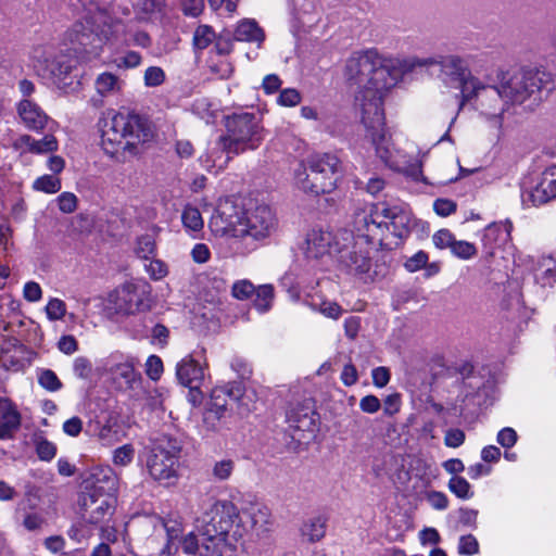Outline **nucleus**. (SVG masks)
I'll list each match as a JSON object with an SVG mask.
<instances>
[{
  "instance_id": "nucleus-8",
  "label": "nucleus",
  "mask_w": 556,
  "mask_h": 556,
  "mask_svg": "<svg viewBox=\"0 0 556 556\" xmlns=\"http://www.w3.org/2000/svg\"><path fill=\"white\" fill-rule=\"evenodd\" d=\"M412 218L402 207L386 202L367 204L354 214L353 227L359 239L382 247L384 233L402 238L408 233Z\"/></svg>"
},
{
  "instance_id": "nucleus-58",
  "label": "nucleus",
  "mask_w": 556,
  "mask_h": 556,
  "mask_svg": "<svg viewBox=\"0 0 556 556\" xmlns=\"http://www.w3.org/2000/svg\"><path fill=\"white\" fill-rule=\"evenodd\" d=\"M46 523V519L39 513H28L24 516L23 526L29 530H40Z\"/></svg>"
},
{
  "instance_id": "nucleus-6",
  "label": "nucleus",
  "mask_w": 556,
  "mask_h": 556,
  "mask_svg": "<svg viewBox=\"0 0 556 556\" xmlns=\"http://www.w3.org/2000/svg\"><path fill=\"white\" fill-rule=\"evenodd\" d=\"M226 135L220 136L219 151L212 152L204 161L207 167L223 169L235 156L256 150L264 140L262 119L253 113H235L225 117Z\"/></svg>"
},
{
  "instance_id": "nucleus-40",
  "label": "nucleus",
  "mask_w": 556,
  "mask_h": 556,
  "mask_svg": "<svg viewBox=\"0 0 556 556\" xmlns=\"http://www.w3.org/2000/svg\"><path fill=\"white\" fill-rule=\"evenodd\" d=\"M235 469V463L231 459H222L216 462L212 467V476L216 481L228 480Z\"/></svg>"
},
{
  "instance_id": "nucleus-46",
  "label": "nucleus",
  "mask_w": 556,
  "mask_h": 556,
  "mask_svg": "<svg viewBox=\"0 0 556 556\" xmlns=\"http://www.w3.org/2000/svg\"><path fill=\"white\" fill-rule=\"evenodd\" d=\"M38 381L42 388L52 392L60 390L62 387L55 372L50 369L42 370L38 377Z\"/></svg>"
},
{
  "instance_id": "nucleus-13",
  "label": "nucleus",
  "mask_w": 556,
  "mask_h": 556,
  "mask_svg": "<svg viewBox=\"0 0 556 556\" xmlns=\"http://www.w3.org/2000/svg\"><path fill=\"white\" fill-rule=\"evenodd\" d=\"M462 99L463 102L476 99L480 113L492 121L497 129L502 127V117L509 103L501 86H486L478 78V86Z\"/></svg>"
},
{
  "instance_id": "nucleus-14",
  "label": "nucleus",
  "mask_w": 556,
  "mask_h": 556,
  "mask_svg": "<svg viewBox=\"0 0 556 556\" xmlns=\"http://www.w3.org/2000/svg\"><path fill=\"white\" fill-rule=\"evenodd\" d=\"M437 65L440 66L439 78L446 86L457 84L462 98L478 86V77L473 76L464 58L457 54L441 56Z\"/></svg>"
},
{
  "instance_id": "nucleus-21",
  "label": "nucleus",
  "mask_w": 556,
  "mask_h": 556,
  "mask_svg": "<svg viewBox=\"0 0 556 556\" xmlns=\"http://www.w3.org/2000/svg\"><path fill=\"white\" fill-rule=\"evenodd\" d=\"M207 366L208 364L205 358L203 364H200L192 355L186 356L177 364V379L182 386L189 388L192 393L197 392L200 396V388L204 381Z\"/></svg>"
},
{
  "instance_id": "nucleus-49",
  "label": "nucleus",
  "mask_w": 556,
  "mask_h": 556,
  "mask_svg": "<svg viewBox=\"0 0 556 556\" xmlns=\"http://www.w3.org/2000/svg\"><path fill=\"white\" fill-rule=\"evenodd\" d=\"M454 241H455V237L447 229H440L437 232H434L432 236L433 244L440 250H443L446 248H448L451 250Z\"/></svg>"
},
{
  "instance_id": "nucleus-5",
  "label": "nucleus",
  "mask_w": 556,
  "mask_h": 556,
  "mask_svg": "<svg viewBox=\"0 0 556 556\" xmlns=\"http://www.w3.org/2000/svg\"><path fill=\"white\" fill-rule=\"evenodd\" d=\"M370 122L364 124L366 137L375 147L376 155L392 170L415 181L424 179L422 165L429 152L420 151L414 143L395 144L384 124V113L371 108Z\"/></svg>"
},
{
  "instance_id": "nucleus-60",
  "label": "nucleus",
  "mask_w": 556,
  "mask_h": 556,
  "mask_svg": "<svg viewBox=\"0 0 556 556\" xmlns=\"http://www.w3.org/2000/svg\"><path fill=\"white\" fill-rule=\"evenodd\" d=\"M465 441V433L460 429H448L445 432L444 443L448 447H458Z\"/></svg>"
},
{
  "instance_id": "nucleus-54",
  "label": "nucleus",
  "mask_w": 556,
  "mask_h": 556,
  "mask_svg": "<svg viewBox=\"0 0 556 556\" xmlns=\"http://www.w3.org/2000/svg\"><path fill=\"white\" fill-rule=\"evenodd\" d=\"M114 62L119 68H134L140 65L141 56L135 51H129L125 55L115 59Z\"/></svg>"
},
{
  "instance_id": "nucleus-1",
  "label": "nucleus",
  "mask_w": 556,
  "mask_h": 556,
  "mask_svg": "<svg viewBox=\"0 0 556 556\" xmlns=\"http://www.w3.org/2000/svg\"><path fill=\"white\" fill-rule=\"evenodd\" d=\"M271 526V514L265 506L239 510L230 501H216L198 518L195 530L181 539L180 546L188 556H231L245 533L261 536Z\"/></svg>"
},
{
  "instance_id": "nucleus-32",
  "label": "nucleus",
  "mask_w": 556,
  "mask_h": 556,
  "mask_svg": "<svg viewBox=\"0 0 556 556\" xmlns=\"http://www.w3.org/2000/svg\"><path fill=\"white\" fill-rule=\"evenodd\" d=\"M226 396H228V384L213 389L211 394V405L206 416L207 419L215 417L219 420L225 416L227 410Z\"/></svg>"
},
{
  "instance_id": "nucleus-18",
  "label": "nucleus",
  "mask_w": 556,
  "mask_h": 556,
  "mask_svg": "<svg viewBox=\"0 0 556 556\" xmlns=\"http://www.w3.org/2000/svg\"><path fill=\"white\" fill-rule=\"evenodd\" d=\"M542 79L534 73L515 74L501 84L508 103H522L541 89Z\"/></svg>"
},
{
  "instance_id": "nucleus-20",
  "label": "nucleus",
  "mask_w": 556,
  "mask_h": 556,
  "mask_svg": "<svg viewBox=\"0 0 556 556\" xmlns=\"http://www.w3.org/2000/svg\"><path fill=\"white\" fill-rule=\"evenodd\" d=\"M142 300L135 285L125 283L108 296V311L115 314L129 315L140 311Z\"/></svg>"
},
{
  "instance_id": "nucleus-4",
  "label": "nucleus",
  "mask_w": 556,
  "mask_h": 556,
  "mask_svg": "<svg viewBox=\"0 0 556 556\" xmlns=\"http://www.w3.org/2000/svg\"><path fill=\"white\" fill-rule=\"evenodd\" d=\"M210 227L218 236L263 240L277 230L278 220L267 204L242 208L231 200L225 199L219 202Z\"/></svg>"
},
{
  "instance_id": "nucleus-48",
  "label": "nucleus",
  "mask_w": 556,
  "mask_h": 556,
  "mask_svg": "<svg viewBox=\"0 0 556 556\" xmlns=\"http://www.w3.org/2000/svg\"><path fill=\"white\" fill-rule=\"evenodd\" d=\"M165 73L161 67L151 66L144 72V84L148 87H156L164 83Z\"/></svg>"
},
{
  "instance_id": "nucleus-57",
  "label": "nucleus",
  "mask_w": 556,
  "mask_h": 556,
  "mask_svg": "<svg viewBox=\"0 0 556 556\" xmlns=\"http://www.w3.org/2000/svg\"><path fill=\"white\" fill-rule=\"evenodd\" d=\"M433 210L438 215L446 217L456 211V203L450 199H438L433 203Z\"/></svg>"
},
{
  "instance_id": "nucleus-16",
  "label": "nucleus",
  "mask_w": 556,
  "mask_h": 556,
  "mask_svg": "<svg viewBox=\"0 0 556 556\" xmlns=\"http://www.w3.org/2000/svg\"><path fill=\"white\" fill-rule=\"evenodd\" d=\"M340 237L343 241L341 245L343 251L339 252L341 263L355 274L368 273L371 266L369 251L363 250V245H375L367 243L364 239H359L356 231L354 238L350 231L340 230Z\"/></svg>"
},
{
  "instance_id": "nucleus-55",
  "label": "nucleus",
  "mask_w": 556,
  "mask_h": 556,
  "mask_svg": "<svg viewBox=\"0 0 556 556\" xmlns=\"http://www.w3.org/2000/svg\"><path fill=\"white\" fill-rule=\"evenodd\" d=\"M427 263L428 254L424 251H419L405 262V268L408 271L414 273L425 267Z\"/></svg>"
},
{
  "instance_id": "nucleus-11",
  "label": "nucleus",
  "mask_w": 556,
  "mask_h": 556,
  "mask_svg": "<svg viewBox=\"0 0 556 556\" xmlns=\"http://www.w3.org/2000/svg\"><path fill=\"white\" fill-rule=\"evenodd\" d=\"M340 161L332 154H315L307 160V167L300 164L294 173L296 187L305 193L319 195L331 192L338 180Z\"/></svg>"
},
{
  "instance_id": "nucleus-50",
  "label": "nucleus",
  "mask_w": 556,
  "mask_h": 556,
  "mask_svg": "<svg viewBox=\"0 0 556 556\" xmlns=\"http://www.w3.org/2000/svg\"><path fill=\"white\" fill-rule=\"evenodd\" d=\"M277 101L282 106H295L301 102V94L296 89L287 88L280 92Z\"/></svg>"
},
{
  "instance_id": "nucleus-41",
  "label": "nucleus",
  "mask_w": 556,
  "mask_h": 556,
  "mask_svg": "<svg viewBox=\"0 0 556 556\" xmlns=\"http://www.w3.org/2000/svg\"><path fill=\"white\" fill-rule=\"evenodd\" d=\"M451 252L458 258L469 260L476 256L477 248L471 242L455 239Z\"/></svg>"
},
{
  "instance_id": "nucleus-24",
  "label": "nucleus",
  "mask_w": 556,
  "mask_h": 556,
  "mask_svg": "<svg viewBox=\"0 0 556 556\" xmlns=\"http://www.w3.org/2000/svg\"><path fill=\"white\" fill-rule=\"evenodd\" d=\"M533 205H542L556 198V165L546 168L540 182L530 191Z\"/></svg>"
},
{
  "instance_id": "nucleus-10",
  "label": "nucleus",
  "mask_w": 556,
  "mask_h": 556,
  "mask_svg": "<svg viewBox=\"0 0 556 556\" xmlns=\"http://www.w3.org/2000/svg\"><path fill=\"white\" fill-rule=\"evenodd\" d=\"M137 544L139 556H170L172 541L182 533V526L177 521H164L156 515L138 517Z\"/></svg>"
},
{
  "instance_id": "nucleus-29",
  "label": "nucleus",
  "mask_w": 556,
  "mask_h": 556,
  "mask_svg": "<svg viewBox=\"0 0 556 556\" xmlns=\"http://www.w3.org/2000/svg\"><path fill=\"white\" fill-rule=\"evenodd\" d=\"M233 39L237 41L253 42L261 47L265 40V33L258 26L256 21L251 18H243L238 22L236 26Z\"/></svg>"
},
{
  "instance_id": "nucleus-2",
  "label": "nucleus",
  "mask_w": 556,
  "mask_h": 556,
  "mask_svg": "<svg viewBox=\"0 0 556 556\" xmlns=\"http://www.w3.org/2000/svg\"><path fill=\"white\" fill-rule=\"evenodd\" d=\"M344 78L350 87L355 88V104L359 109L363 125L374 116L371 108L384 113L383 98L394 87L389 56L375 49L354 53L345 63Z\"/></svg>"
},
{
  "instance_id": "nucleus-15",
  "label": "nucleus",
  "mask_w": 556,
  "mask_h": 556,
  "mask_svg": "<svg viewBox=\"0 0 556 556\" xmlns=\"http://www.w3.org/2000/svg\"><path fill=\"white\" fill-rule=\"evenodd\" d=\"M318 416L309 401L293 405L287 413L288 430L298 443H307L317 431Z\"/></svg>"
},
{
  "instance_id": "nucleus-61",
  "label": "nucleus",
  "mask_w": 556,
  "mask_h": 556,
  "mask_svg": "<svg viewBox=\"0 0 556 556\" xmlns=\"http://www.w3.org/2000/svg\"><path fill=\"white\" fill-rule=\"evenodd\" d=\"M147 270L154 280L164 278L168 273L167 266L160 260L150 261Z\"/></svg>"
},
{
  "instance_id": "nucleus-31",
  "label": "nucleus",
  "mask_w": 556,
  "mask_h": 556,
  "mask_svg": "<svg viewBox=\"0 0 556 556\" xmlns=\"http://www.w3.org/2000/svg\"><path fill=\"white\" fill-rule=\"evenodd\" d=\"M228 397L238 404V413L241 416L249 415L255 409L253 392L248 393L239 382L228 383Z\"/></svg>"
},
{
  "instance_id": "nucleus-36",
  "label": "nucleus",
  "mask_w": 556,
  "mask_h": 556,
  "mask_svg": "<svg viewBox=\"0 0 556 556\" xmlns=\"http://www.w3.org/2000/svg\"><path fill=\"white\" fill-rule=\"evenodd\" d=\"M216 35L208 25H200L193 34V45L197 49L203 50L215 41Z\"/></svg>"
},
{
  "instance_id": "nucleus-44",
  "label": "nucleus",
  "mask_w": 556,
  "mask_h": 556,
  "mask_svg": "<svg viewBox=\"0 0 556 556\" xmlns=\"http://www.w3.org/2000/svg\"><path fill=\"white\" fill-rule=\"evenodd\" d=\"M135 251L138 256L148 258L155 252V241L151 235H143L138 238Z\"/></svg>"
},
{
  "instance_id": "nucleus-63",
  "label": "nucleus",
  "mask_w": 556,
  "mask_h": 556,
  "mask_svg": "<svg viewBox=\"0 0 556 556\" xmlns=\"http://www.w3.org/2000/svg\"><path fill=\"white\" fill-rule=\"evenodd\" d=\"M318 311L326 317L332 319H338L342 314L341 306L331 301H323L318 306Z\"/></svg>"
},
{
  "instance_id": "nucleus-37",
  "label": "nucleus",
  "mask_w": 556,
  "mask_h": 556,
  "mask_svg": "<svg viewBox=\"0 0 556 556\" xmlns=\"http://www.w3.org/2000/svg\"><path fill=\"white\" fill-rule=\"evenodd\" d=\"M447 486L448 490L459 498L467 500L473 495L471 492V485L460 476H453L450 479Z\"/></svg>"
},
{
  "instance_id": "nucleus-64",
  "label": "nucleus",
  "mask_w": 556,
  "mask_h": 556,
  "mask_svg": "<svg viewBox=\"0 0 556 556\" xmlns=\"http://www.w3.org/2000/svg\"><path fill=\"white\" fill-rule=\"evenodd\" d=\"M401 396L399 393H392L383 400V412L389 416H393L400 412Z\"/></svg>"
},
{
  "instance_id": "nucleus-52",
  "label": "nucleus",
  "mask_w": 556,
  "mask_h": 556,
  "mask_svg": "<svg viewBox=\"0 0 556 556\" xmlns=\"http://www.w3.org/2000/svg\"><path fill=\"white\" fill-rule=\"evenodd\" d=\"M255 288L248 280L237 281L232 287V295L238 300H245L254 294Z\"/></svg>"
},
{
  "instance_id": "nucleus-17",
  "label": "nucleus",
  "mask_w": 556,
  "mask_h": 556,
  "mask_svg": "<svg viewBox=\"0 0 556 556\" xmlns=\"http://www.w3.org/2000/svg\"><path fill=\"white\" fill-rule=\"evenodd\" d=\"M343 241L340 231L337 235L323 229H312L305 238L303 251L307 258L318 260L325 255L339 253Z\"/></svg>"
},
{
  "instance_id": "nucleus-59",
  "label": "nucleus",
  "mask_w": 556,
  "mask_h": 556,
  "mask_svg": "<svg viewBox=\"0 0 556 556\" xmlns=\"http://www.w3.org/2000/svg\"><path fill=\"white\" fill-rule=\"evenodd\" d=\"M144 401L152 410L163 408V394L157 389L146 390Z\"/></svg>"
},
{
  "instance_id": "nucleus-35",
  "label": "nucleus",
  "mask_w": 556,
  "mask_h": 556,
  "mask_svg": "<svg viewBox=\"0 0 556 556\" xmlns=\"http://www.w3.org/2000/svg\"><path fill=\"white\" fill-rule=\"evenodd\" d=\"M96 88L97 91L102 96L114 93L119 90L118 78L112 73H102L96 80Z\"/></svg>"
},
{
  "instance_id": "nucleus-22",
  "label": "nucleus",
  "mask_w": 556,
  "mask_h": 556,
  "mask_svg": "<svg viewBox=\"0 0 556 556\" xmlns=\"http://www.w3.org/2000/svg\"><path fill=\"white\" fill-rule=\"evenodd\" d=\"M30 58L34 67L42 76H61L70 71V66L60 61L55 53L46 47H35Z\"/></svg>"
},
{
  "instance_id": "nucleus-26",
  "label": "nucleus",
  "mask_w": 556,
  "mask_h": 556,
  "mask_svg": "<svg viewBox=\"0 0 556 556\" xmlns=\"http://www.w3.org/2000/svg\"><path fill=\"white\" fill-rule=\"evenodd\" d=\"M438 63L435 58H391L389 56V70H391V76L394 78V86L401 79V77L409 72H413L417 67H430Z\"/></svg>"
},
{
  "instance_id": "nucleus-30",
  "label": "nucleus",
  "mask_w": 556,
  "mask_h": 556,
  "mask_svg": "<svg viewBox=\"0 0 556 556\" xmlns=\"http://www.w3.org/2000/svg\"><path fill=\"white\" fill-rule=\"evenodd\" d=\"M326 521L321 517H312L302 522L300 538L304 543L314 544L326 535Z\"/></svg>"
},
{
  "instance_id": "nucleus-53",
  "label": "nucleus",
  "mask_w": 556,
  "mask_h": 556,
  "mask_svg": "<svg viewBox=\"0 0 556 556\" xmlns=\"http://www.w3.org/2000/svg\"><path fill=\"white\" fill-rule=\"evenodd\" d=\"M146 372L152 380H157L163 372V363L156 355L148 357L146 363Z\"/></svg>"
},
{
  "instance_id": "nucleus-43",
  "label": "nucleus",
  "mask_w": 556,
  "mask_h": 556,
  "mask_svg": "<svg viewBox=\"0 0 556 556\" xmlns=\"http://www.w3.org/2000/svg\"><path fill=\"white\" fill-rule=\"evenodd\" d=\"M46 314L52 321L60 320L66 315V304L60 299H50L46 306Z\"/></svg>"
},
{
  "instance_id": "nucleus-3",
  "label": "nucleus",
  "mask_w": 556,
  "mask_h": 556,
  "mask_svg": "<svg viewBox=\"0 0 556 556\" xmlns=\"http://www.w3.org/2000/svg\"><path fill=\"white\" fill-rule=\"evenodd\" d=\"M98 127L102 150L118 162L138 155L153 139L150 125L139 115L127 112L108 111Z\"/></svg>"
},
{
  "instance_id": "nucleus-25",
  "label": "nucleus",
  "mask_w": 556,
  "mask_h": 556,
  "mask_svg": "<svg viewBox=\"0 0 556 556\" xmlns=\"http://www.w3.org/2000/svg\"><path fill=\"white\" fill-rule=\"evenodd\" d=\"M17 114L21 122L29 130H42L48 123V116L41 108L27 99L20 101L17 104Z\"/></svg>"
},
{
  "instance_id": "nucleus-51",
  "label": "nucleus",
  "mask_w": 556,
  "mask_h": 556,
  "mask_svg": "<svg viewBox=\"0 0 556 556\" xmlns=\"http://www.w3.org/2000/svg\"><path fill=\"white\" fill-rule=\"evenodd\" d=\"M58 205L61 212L73 213L77 208V197L72 192H63L58 197Z\"/></svg>"
},
{
  "instance_id": "nucleus-9",
  "label": "nucleus",
  "mask_w": 556,
  "mask_h": 556,
  "mask_svg": "<svg viewBox=\"0 0 556 556\" xmlns=\"http://www.w3.org/2000/svg\"><path fill=\"white\" fill-rule=\"evenodd\" d=\"M80 497L81 518L90 523L102 521L112 513L117 491V477L110 468L96 469L85 480Z\"/></svg>"
},
{
  "instance_id": "nucleus-19",
  "label": "nucleus",
  "mask_w": 556,
  "mask_h": 556,
  "mask_svg": "<svg viewBox=\"0 0 556 556\" xmlns=\"http://www.w3.org/2000/svg\"><path fill=\"white\" fill-rule=\"evenodd\" d=\"M463 173L467 174L468 172L459 165L454 155H437L429 165V175H424V179L419 181L430 185H446L456 181Z\"/></svg>"
},
{
  "instance_id": "nucleus-39",
  "label": "nucleus",
  "mask_w": 556,
  "mask_h": 556,
  "mask_svg": "<svg viewBox=\"0 0 556 556\" xmlns=\"http://www.w3.org/2000/svg\"><path fill=\"white\" fill-rule=\"evenodd\" d=\"M33 188L46 193H55L61 189V180L52 175H43L34 181Z\"/></svg>"
},
{
  "instance_id": "nucleus-38",
  "label": "nucleus",
  "mask_w": 556,
  "mask_h": 556,
  "mask_svg": "<svg viewBox=\"0 0 556 556\" xmlns=\"http://www.w3.org/2000/svg\"><path fill=\"white\" fill-rule=\"evenodd\" d=\"M255 306L260 312H267L274 299V289L269 285L260 286L255 289Z\"/></svg>"
},
{
  "instance_id": "nucleus-62",
  "label": "nucleus",
  "mask_w": 556,
  "mask_h": 556,
  "mask_svg": "<svg viewBox=\"0 0 556 556\" xmlns=\"http://www.w3.org/2000/svg\"><path fill=\"white\" fill-rule=\"evenodd\" d=\"M58 348L62 353L71 355L78 350V342L75 337L65 334L59 339Z\"/></svg>"
},
{
  "instance_id": "nucleus-47",
  "label": "nucleus",
  "mask_w": 556,
  "mask_h": 556,
  "mask_svg": "<svg viewBox=\"0 0 556 556\" xmlns=\"http://www.w3.org/2000/svg\"><path fill=\"white\" fill-rule=\"evenodd\" d=\"M98 439L103 446H112L119 441L117 429L110 425L100 428Z\"/></svg>"
},
{
  "instance_id": "nucleus-34",
  "label": "nucleus",
  "mask_w": 556,
  "mask_h": 556,
  "mask_svg": "<svg viewBox=\"0 0 556 556\" xmlns=\"http://www.w3.org/2000/svg\"><path fill=\"white\" fill-rule=\"evenodd\" d=\"M181 220L185 228L191 231L201 230L204 224L200 211L192 205L185 206L181 214Z\"/></svg>"
},
{
  "instance_id": "nucleus-28",
  "label": "nucleus",
  "mask_w": 556,
  "mask_h": 556,
  "mask_svg": "<svg viewBox=\"0 0 556 556\" xmlns=\"http://www.w3.org/2000/svg\"><path fill=\"white\" fill-rule=\"evenodd\" d=\"M113 379L122 388L136 391L142 387V377L129 363L117 364L111 369Z\"/></svg>"
},
{
  "instance_id": "nucleus-27",
  "label": "nucleus",
  "mask_w": 556,
  "mask_h": 556,
  "mask_svg": "<svg viewBox=\"0 0 556 556\" xmlns=\"http://www.w3.org/2000/svg\"><path fill=\"white\" fill-rule=\"evenodd\" d=\"M21 415L8 399H0V440L7 439L20 428Z\"/></svg>"
},
{
  "instance_id": "nucleus-45",
  "label": "nucleus",
  "mask_w": 556,
  "mask_h": 556,
  "mask_svg": "<svg viewBox=\"0 0 556 556\" xmlns=\"http://www.w3.org/2000/svg\"><path fill=\"white\" fill-rule=\"evenodd\" d=\"M36 452L41 460H50L55 456V445L42 437H38L35 441Z\"/></svg>"
},
{
  "instance_id": "nucleus-23",
  "label": "nucleus",
  "mask_w": 556,
  "mask_h": 556,
  "mask_svg": "<svg viewBox=\"0 0 556 556\" xmlns=\"http://www.w3.org/2000/svg\"><path fill=\"white\" fill-rule=\"evenodd\" d=\"M59 142L53 135H46L37 140L29 135H21L12 142V148L20 154H46L58 150Z\"/></svg>"
},
{
  "instance_id": "nucleus-33",
  "label": "nucleus",
  "mask_w": 556,
  "mask_h": 556,
  "mask_svg": "<svg viewBox=\"0 0 556 556\" xmlns=\"http://www.w3.org/2000/svg\"><path fill=\"white\" fill-rule=\"evenodd\" d=\"M535 280L542 287H553L556 282V261L543 257L535 270Z\"/></svg>"
},
{
  "instance_id": "nucleus-42",
  "label": "nucleus",
  "mask_w": 556,
  "mask_h": 556,
  "mask_svg": "<svg viewBox=\"0 0 556 556\" xmlns=\"http://www.w3.org/2000/svg\"><path fill=\"white\" fill-rule=\"evenodd\" d=\"M134 455L135 448L131 444L119 446L113 453V464L121 467L128 466L132 462Z\"/></svg>"
},
{
  "instance_id": "nucleus-7",
  "label": "nucleus",
  "mask_w": 556,
  "mask_h": 556,
  "mask_svg": "<svg viewBox=\"0 0 556 556\" xmlns=\"http://www.w3.org/2000/svg\"><path fill=\"white\" fill-rule=\"evenodd\" d=\"M130 29L122 20L113 17L105 10H98L84 21L75 23L66 33V39L74 49L88 60L98 58L103 46L112 40H129L126 34Z\"/></svg>"
},
{
  "instance_id": "nucleus-56",
  "label": "nucleus",
  "mask_w": 556,
  "mask_h": 556,
  "mask_svg": "<svg viewBox=\"0 0 556 556\" xmlns=\"http://www.w3.org/2000/svg\"><path fill=\"white\" fill-rule=\"evenodd\" d=\"M479 544L475 536L464 535L459 540L458 552L463 555H473L478 552Z\"/></svg>"
},
{
  "instance_id": "nucleus-12",
  "label": "nucleus",
  "mask_w": 556,
  "mask_h": 556,
  "mask_svg": "<svg viewBox=\"0 0 556 556\" xmlns=\"http://www.w3.org/2000/svg\"><path fill=\"white\" fill-rule=\"evenodd\" d=\"M180 447L176 441L160 440L147 458L149 475L160 483L173 484L178 477Z\"/></svg>"
}]
</instances>
